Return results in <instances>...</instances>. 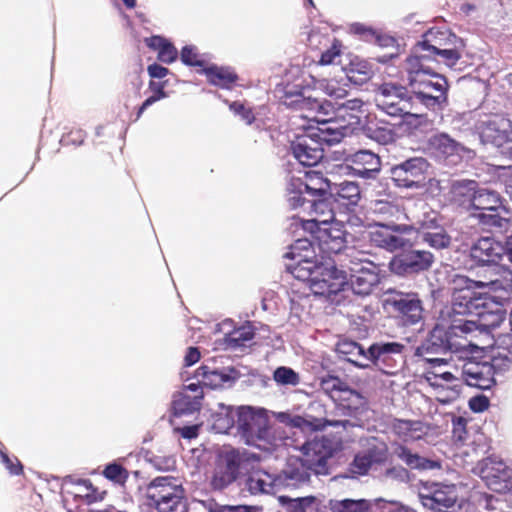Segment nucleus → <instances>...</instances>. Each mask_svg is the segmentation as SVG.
I'll list each match as a JSON object with an SVG mask.
<instances>
[{"label":"nucleus","mask_w":512,"mask_h":512,"mask_svg":"<svg viewBox=\"0 0 512 512\" xmlns=\"http://www.w3.org/2000/svg\"><path fill=\"white\" fill-rule=\"evenodd\" d=\"M433 59L429 55L411 53L402 65V79L418 101L435 110L448 102L449 83L445 76L431 67Z\"/></svg>","instance_id":"nucleus-1"},{"label":"nucleus","mask_w":512,"mask_h":512,"mask_svg":"<svg viewBox=\"0 0 512 512\" xmlns=\"http://www.w3.org/2000/svg\"><path fill=\"white\" fill-rule=\"evenodd\" d=\"M236 428L238 434L249 445L262 449L278 446L267 410L251 406H240L235 409Z\"/></svg>","instance_id":"nucleus-2"},{"label":"nucleus","mask_w":512,"mask_h":512,"mask_svg":"<svg viewBox=\"0 0 512 512\" xmlns=\"http://www.w3.org/2000/svg\"><path fill=\"white\" fill-rule=\"evenodd\" d=\"M308 271L310 288L316 295L331 296L342 290L347 283V271L333 260L317 258L310 266H303Z\"/></svg>","instance_id":"nucleus-3"},{"label":"nucleus","mask_w":512,"mask_h":512,"mask_svg":"<svg viewBox=\"0 0 512 512\" xmlns=\"http://www.w3.org/2000/svg\"><path fill=\"white\" fill-rule=\"evenodd\" d=\"M451 307L448 315L465 316L478 313L485 308V298L475 291L478 288L475 281L465 276H457L453 280Z\"/></svg>","instance_id":"nucleus-4"},{"label":"nucleus","mask_w":512,"mask_h":512,"mask_svg":"<svg viewBox=\"0 0 512 512\" xmlns=\"http://www.w3.org/2000/svg\"><path fill=\"white\" fill-rule=\"evenodd\" d=\"M429 169L423 157H411L390 168V178L394 185L404 189H419L425 186Z\"/></svg>","instance_id":"nucleus-5"},{"label":"nucleus","mask_w":512,"mask_h":512,"mask_svg":"<svg viewBox=\"0 0 512 512\" xmlns=\"http://www.w3.org/2000/svg\"><path fill=\"white\" fill-rule=\"evenodd\" d=\"M246 461L248 457L245 451L235 448L223 450L215 463L210 482L212 488L222 490L233 483L238 477L240 466Z\"/></svg>","instance_id":"nucleus-6"},{"label":"nucleus","mask_w":512,"mask_h":512,"mask_svg":"<svg viewBox=\"0 0 512 512\" xmlns=\"http://www.w3.org/2000/svg\"><path fill=\"white\" fill-rule=\"evenodd\" d=\"M376 106L392 117L411 114V102L407 89L393 83H383L376 90Z\"/></svg>","instance_id":"nucleus-7"},{"label":"nucleus","mask_w":512,"mask_h":512,"mask_svg":"<svg viewBox=\"0 0 512 512\" xmlns=\"http://www.w3.org/2000/svg\"><path fill=\"white\" fill-rule=\"evenodd\" d=\"M309 233L316 240L317 258L335 260L346 248V231L342 222L330 223Z\"/></svg>","instance_id":"nucleus-8"},{"label":"nucleus","mask_w":512,"mask_h":512,"mask_svg":"<svg viewBox=\"0 0 512 512\" xmlns=\"http://www.w3.org/2000/svg\"><path fill=\"white\" fill-rule=\"evenodd\" d=\"M335 451L334 443L327 437H315L301 447V457L297 459L304 467L315 474H328V460Z\"/></svg>","instance_id":"nucleus-9"},{"label":"nucleus","mask_w":512,"mask_h":512,"mask_svg":"<svg viewBox=\"0 0 512 512\" xmlns=\"http://www.w3.org/2000/svg\"><path fill=\"white\" fill-rule=\"evenodd\" d=\"M335 403V414L343 417L332 418L335 422H339L336 427L341 426L346 430L361 426V416L366 412L367 402L359 392L349 388L344 391V394L338 396V401Z\"/></svg>","instance_id":"nucleus-10"},{"label":"nucleus","mask_w":512,"mask_h":512,"mask_svg":"<svg viewBox=\"0 0 512 512\" xmlns=\"http://www.w3.org/2000/svg\"><path fill=\"white\" fill-rule=\"evenodd\" d=\"M404 349L399 342H377L368 348L367 359L384 374L394 375L403 362Z\"/></svg>","instance_id":"nucleus-11"},{"label":"nucleus","mask_w":512,"mask_h":512,"mask_svg":"<svg viewBox=\"0 0 512 512\" xmlns=\"http://www.w3.org/2000/svg\"><path fill=\"white\" fill-rule=\"evenodd\" d=\"M404 326H412L423 320L422 301L414 293H392L384 300Z\"/></svg>","instance_id":"nucleus-12"},{"label":"nucleus","mask_w":512,"mask_h":512,"mask_svg":"<svg viewBox=\"0 0 512 512\" xmlns=\"http://www.w3.org/2000/svg\"><path fill=\"white\" fill-rule=\"evenodd\" d=\"M413 226L407 224H384L376 222L375 227L369 231V241L378 248L385 249L388 252H394L405 247L406 240L401 234H408L413 230Z\"/></svg>","instance_id":"nucleus-13"},{"label":"nucleus","mask_w":512,"mask_h":512,"mask_svg":"<svg viewBox=\"0 0 512 512\" xmlns=\"http://www.w3.org/2000/svg\"><path fill=\"white\" fill-rule=\"evenodd\" d=\"M500 358H492L491 362L467 360L462 366L461 377L468 386L482 390L490 389L495 384L494 375L502 369Z\"/></svg>","instance_id":"nucleus-14"},{"label":"nucleus","mask_w":512,"mask_h":512,"mask_svg":"<svg viewBox=\"0 0 512 512\" xmlns=\"http://www.w3.org/2000/svg\"><path fill=\"white\" fill-rule=\"evenodd\" d=\"M478 474L486 486L497 493H506L512 488L507 465L496 457H487L477 466Z\"/></svg>","instance_id":"nucleus-15"},{"label":"nucleus","mask_w":512,"mask_h":512,"mask_svg":"<svg viewBox=\"0 0 512 512\" xmlns=\"http://www.w3.org/2000/svg\"><path fill=\"white\" fill-rule=\"evenodd\" d=\"M434 261V256L425 250H409L392 258L390 270L401 276L411 275L428 270Z\"/></svg>","instance_id":"nucleus-16"},{"label":"nucleus","mask_w":512,"mask_h":512,"mask_svg":"<svg viewBox=\"0 0 512 512\" xmlns=\"http://www.w3.org/2000/svg\"><path fill=\"white\" fill-rule=\"evenodd\" d=\"M379 268L373 262L357 263L352 272L348 273L349 285L352 291L360 296L370 295L380 283Z\"/></svg>","instance_id":"nucleus-17"},{"label":"nucleus","mask_w":512,"mask_h":512,"mask_svg":"<svg viewBox=\"0 0 512 512\" xmlns=\"http://www.w3.org/2000/svg\"><path fill=\"white\" fill-rule=\"evenodd\" d=\"M305 211H307L308 215L311 217L306 220H301V226L307 232H314L315 229L337 222L335 220V212L332 203L329 199L320 197L318 199H316V197L312 198L308 202Z\"/></svg>","instance_id":"nucleus-18"},{"label":"nucleus","mask_w":512,"mask_h":512,"mask_svg":"<svg viewBox=\"0 0 512 512\" xmlns=\"http://www.w3.org/2000/svg\"><path fill=\"white\" fill-rule=\"evenodd\" d=\"M505 254L504 246L491 237L479 238L470 248V259L478 267L497 264Z\"/></svg>","instance_id":"nucleus-19"},{"label":"nucleus","mask_w":512,"mask_h":512,"mask_svg":"<svg viewBox=\"0 0 512 512\" xmlns=\"http://www.w3.org/2000/svg\"><path fill=\"white\" fill-rule=\"evenodd\" d=\"M474 281L478 288H487L489 292L512 293V270L499 263L487 266L482 278Z\"/></svg>","instance_id":"nucleus-20"},{"label":"nucleus","mask_w":512,"mask_h":512,"mask_svg":"<svg viewBox=\"0 0 512 512\" xmlns=\"http://www.w3.org/2000/svg\"><path fill=\"white\" fill-rule=\"evenodd\" d=\"M436 34L433 31H428L424 39L415 45L412 53L429 55L433 60V56L437 55L446 65L454 66L461 58V52L457 48L442 47V44L437 42Z\"/></svg>","instance_id":"nucleus-21"},{"label":"nucleus","mask_w":512,"mask_h":512,"mask_svg":"<svg viewBox=\"0 0 512 512\" xmlns=\"http://www.w3.org/2000/svg\"><path fill=\"white\" fill-rule=\"evenodd\" d=\"M512 132V122L503 115H494L480 126V137L483 142L503 147Z\"/></svg>","instance_id":"nucleus-22"},{"label":"nucleus","mask_w":512,"mask_h":512,"mask_svg":"<svg viewBox=\"0 0 512 512\" xmlns=\"http://www.w3.org/2000/svg\"><path fill=\"white\" fill-rule=\"evenodd\" d=\"M291 151L300 164L309 167L316 166L324 156L323 147L309 134L297 136L291 143Z\"/></svg>","instance_id":"nucleus-23"},{"label":"nucleus","mask_w":512,"mask_h":512,"mask_svg":"<svg viewBox=\"0 0 512 512\" xmlns=\"http://www.w3.org/2000/svg\"><path fill=\"white\" fill-rule=\"evenodd\" d=\"M347 167L363 179L376 178L381 170L380 157L369 150H359L346 158Z\"/></svg>","instance_id":"nucleus-24"},{"label":"nucleus","mask_w":512,"mask_h":512,"mask_svg":"<svg viewBox=\"0 0 512 512\" xmlns=\"http://www.w3.org/2000/svg\"><path fill=\"white\" fill-rule=\"evenodd\" d=\"M424 506L435 511H442L444 508L454 506L457 500L456 491L453 486L436 484L428 493L420 494Z\"/></svg>","instance_id":"nucleus-25"},{"label":"nucleus","mask_w":512,"mask_h":512,"mask_svg":"<svg viewBox=\"0 0 512 512\" xmlns=\"http://www.w3.org/2000/svg\"><path fill=\"white\" fill-rule=\"evenodd\" d=\"M391 431L402 442L410 443L424 438L428 434V426L419 420L394 419Z\"/></svg>","instance_id":"nucleus-26"},{"label":"nucleus","mask_w":512,"mask_h":512,"mask_svg":"<svg viewBox=\"0 0 512 512\" xmlns=\"http://www.w3.org/2000/svg\"><path fill=\"white\" fill-rule=\"evenodd\" d=\"M308 45L312 49H319L320 46L326 47V50L321 53L318 61L320 65H330L334 63L335 58L339 57L342 53V43L340 40L337 38L331 39L328 35H323L318 32L310 33Z\"/></svg>","instance_id":"nucleus-27"},{"label":"nucleus","mask_w":512,"mask_h":512,"mask_svg":"<svg viewBox=\"0 0 512 512\" xmlns=\"http://www.w3.org/2000/svg\"><path fill=\"white\" fill-rule=\"evenodd\" d=\"M478 189V183L475 180L454 181L449 190L450 201L454 205L471 210Z\"/></svg>","instance_id":"nucleus-28"},{"label":"nucleus","mask_w":512,"mask_h":512,"mask_svg":"<svg viewBox=\"0 0 512 512\" xmlns=\"http://www.w3.org/2000/svg\"><path fill=\"white\" fill-rule=\"evenodd\" d=\"M452 336L454 335L449 327L446 329L441 325H436L429 333L422 348L426 354H439L452 351L453 349H457L452 341Z\"/></svg>","instance_id":"nucleus-29"},{"label":"nucleus","mask_w":512,"mask_h":512,"mask_svg":"<svg viewBox=\"0 0 512 512\" xmlns=\"http://www.w3.org/2000/svg\"><path fill=\"white\" fill-rule=\"evenodd\" d=\"M280 99L285 106L301 112H313L321 108V104L317 99L304 96L302 89L289 84L284 87L283 95Z\"/></svg>","instance_id":"nucleus-30"},{"label":"nucleus","mask_w":512,"mask_h":512,"mask_svg":"<svg viewBox=\"0 0 512 512\" xmlns=\"http://www.w3.org/2000/svg\"><path fill=\"white\" fill-rule=\"evenodd\" d=\"M181 492L184 491L174 477H156L149 483L146 496L151 504H154L176 493L181 494Z\"/></svg>","instance_id":"nucleus-31"},{"label":"nucleus","mask_w":512,"mask_h":512,"mask_svg":"<svg viewBox=\"0 0 512 512\" xmlns=\"http://www.w3.org/2000/svg\"><path fill=\"white\" fill-rule=\"evenodd\" d=\"M202 73L206 76L208 83L227 90L233 89L239 80L235 70L228 66L206 65Z\"/></svg>","instance_id":"nucleus-32"},{"label":"nucleus","mask_w":512,"mask_h":512,"mask_svg":"<svg viewBox=\"0 0 512 512\" xmlns=\"http://www.w3.org/2000/svg\"><path fill=\"white\" fill-rule=\"evenodd\" d=\"M318 250L316 240L297 239L291 246L290 251L285 254L286 258L297 259V266H310L317 259Z\"/></svg>","instance_id":"nucleus-33"},{"label":"nucleus","mask_w":512,"mask_h":512,"mask_svg":"<svg viewBox=\"0 0 512 512\" xmlns=\"http://www.w3.org/2000/svg\"><path fill=\"white\" fill-rule=\"evenodd\" d=\"M369 213L375 218L376 222L384 224L395 223L403 215L400 205L394 201L386 199L373 200L369 206Z\"/></svg>","instance_id":"nucleus-34"},{"label":"nucleus","mask_w":512,"mask_h":512,"mask_svg":"<svg viewBox=\"0 0 512 512\" xmlns=\"http://www.w3.org/2000/svg\"><path fill=\"white\" fill-rule=\"evenodd\" d=\"M331 195L335 203L347 209L355 207L361 199L359 185L351 181L334 184V187H331Z\"/></svg>","instance_id":"nucleus-35"},{"label":"nucleus","mask_w":512,"mask_h":512,"mask_svg":"<svg viewBox=\"0 0 512 512\" xmlns=\"http://www.w3.org/2000/svg\"><path fill=\"white\" fill-rule=\"evenodd\" d=\"M299 186L312 198L322 197L328 189L331 190L330 181L317 170L306 171L304 180L299 182Z\"/></svg>","instance_id":"nucleus-36"},{"label":"nucleus","mask_w":512,"mask_h":512,"mask_svg":"<svg viewBox=\"0 0 512 512\" xmlns=\"http://www.w3.org/2000/svg\"><path fill=\"white\" fill-rule=\"evenodd\" d=\"M394 454L411 469L430 470L439 466L436 461L422 457L417 453H413L411 449L403 444L396 445L394 448Z\"/></svg>","instance_id":"nucleus-37"},{"label":"nucleus","mask_w":512,"mask_h":512,"mask_svg":"<svg viewBox=\"0 0 512 512\" xmlns=\"http://www.w3.org/2000/svg\"><path fill=\"white\" fill-rule=\"evenodd\" d=\"M364 132L368 138L382 145L394 142L396 137L393 126L383 120L369 121L364 126Z\"/></svg>","instance_id":"nucleus-38"},{"label":"nucleus","mask_w":512,"mask_h":512,"mask_svg":"<svg viewBox=\"0 0 512 512\" xmlns=\"http://www.w3.org/2000/svg\"><path fill=\"white\" fill-rule=\"evenodd\" d=\"M147 47L158 51L157 59L163 63L171 64L176 61L178 51L176 47L166 38L160 35H153L144 40Z\"/></svg>","instance_id":"nucleus-39"},{"label":"nucleus","mask_w":512,"mask_h":512,"mask_svg":"<svg viewBox=\"0 0 512 512\" xmlns=\"http://www.w3.org/2000/svg\"><path fill=\"white\" fill-rule=\"evenodd\" d=\"M201 408V396L189 395L187 392H179L174 395L172 410L174 416L192 414Z\"/></svg>","instance_id":"nucleus-40"},{"label":"nucleus","mask_w":512,"mask_h":512,"mask_svg":"<svg viewBox=\"0 0 512 512\" xmlns=\"http://www.w3.org/2000/svg\"><path fill=\"white\" fill-rule=\"evenodd\" d=\"M373 74L374 72L371 65L364 60H353L345 69L347 81L359 86L367 83L372 78Z\"/></svg>","instance_id":"nucleus-41"},{"label":"nucleus","mask_w":512,"mask_h":512,"mask_svg":"<svg viewBox=\"0 0 512 512\" xmlns=\"http://www.w3.org/2000/svg\"><path fill=\"white\" fill-rule=\"evenodd\" d=\"M337 352L346 356V360L359 368L368 367L367 364H363L359 361L360 358H366L368 356L367 351L357 342L344 339L337 343Z\"/></svg>","instance_id":"nucleus-42"},{"label":"nucleus","mask_w":512,"mask_h":512,"mask_svg":"<svg viewBox=\"0 0 512 512\" xmlns=\"http://www.w3.org/2000/svg\"><path fill=\"white\" fill-rule=\"evenodd\" d=\"M502 207V198L496 191L479 188L472 209L476 211H495Z\"/></svg>","instance_id":"nucleus-43"},{"label":"nucleus","mask_w":512,"mask_h":512,"mask_svg":"<svg viewBox=\"0 0 512 512\" xmlns=\"http://www.w3.org/2000/svg\"><path fill=\"white\" fill-rule=\"evenodd\" d=\"M338 423L339 422H335L332 418L328 416L317 418L310 415H295L291 417L288 422V424L292 427L300 429L309 428L312 430H322L327 426L336 427Z\"/></svg>","instance_id":"nucleus-44"},{"label":"nucleus","mask_w":512,"mask_h":512,"mask_svg":"<svg viewBox=\"0 0 512 512\" xmlns=\"http://www.w3.org/2000/svg\"><path fill=\"white\" fill-rule=\"evenodd\" d=\"M313 139L317 141L322 147L323 144L332 145L339 143L343 138V133L338 129L331 126L330 122H322L319 127L312 129L309 133Z\"/></svg>","instance_id":"nucleus-45"},{"label":"nucleus","mask_w":512,"mask_h":512,"mask_svg":"<svg viewBox=\"0 0 512 512\" xmlns=\"http://www.w3.org/2000/svg\"><path fill=\"white\" fill-rule=\"evenodd\" d=\"M479 309L478 316L479 330L486 333H493L505 321V313L501 310L487 311Z\"/></svg>","instance_id":"nucleus-46"},{"label":"nucleus","mask_w":512,"mask_h":512,"mask_svg":"<svg viewBox=\"0 0 512 512\" xmlns=\"http://www.w3.org/2000/svg\"><path fill=\"white\" fill-rule=\"evenodd\" d=\"M472 216L478 221L479 225L485 229H506L510 224L509 219L501 216L499 210L482 211L473 213Z\"/></svg>","instance_id":"nucleus-47"},{"label":"nucleus","mask_w":512,"mask_h":512,"mask_svg":"<svg viewBox=\"0 0 512 512\" xmlns=\"http://www.w3.org/2000/svg\"><path fill=\"white\" fill-rule=\"evenodd\" d=\"M320 88L331 98L343 99L349 93L350 82L345 76L340 79H324L320 82Z\"/></svg>","instance_id":"nucleus-48"},{"label":"nucleus","mask_w":512,"mask_h":512,"mask_svg":"<svg viewBox=\"0 0 512 512\" xmlns=\"http://www.w3.org/2000/svg\"><path fill=\"white\" fill-rule=\"evenodd\" d=\"M335 263L339 267L348 273L352 272L353 266H357V263L371 262L365 258V253L357 251L354 247H347L341 252V256L335 258Z\"/></svg>","instance_id":"nucleus-49"},{"label":"nucleus","mask_w":512,"mask_h":512,"mask_svg":"<svg viewBox=\"0 0 512 512\" xmlns=\"http://www.w3.org/2000/svg\"><path fill=\"white\" fill-rule=\"evenodd\" d=\"M195 376L201 379L200 383L202 385L213 389L221 387L229 379V377L226 374L219 372L217 370H211L206 365L200 366L196 370Z\"/></svg>","instance_id":"nucleus-50"},{"label":"nucleus","mask_w":512,"mask_h":512,"mask_svg":"<svg viewBox=\"0 0 512 512\" xmlns=\"http://www.w3.org/2000/svg\"><path fill=\"white\" fill-rule=\"evenodd\" d=\"M422 241L434 249H445L451 244V237L442 227H435L429 231H423Z\"/></svg>","instance_id":"nucleus-51"},{"label":"nucleus","mask_w":512,"mask_h":512,"mask_svg":"<svg viewBox=\"0 0 512 512\" xmlns=\"http://www.w3.org/2000/svg\"><path fill=\"white\" fill-rule=\"evenodd\" d=\"M248 489L252 494L272 493L274 483L271 476L265 472H255L247 480Z\"/></svg>","instance_id":"nucleus-52"},{"label":"nucleus","mask_w":512,"mask_h":512,"mask_svg":"<svg viewBox=\"0 0 512 512\" xmlns=\"http://www.w3.org/2000/svg\"><path fill=\"white\" fill-rule=\"evenodd\" d=\"M371 504L365 499L352 500H331L330 509L332 512H369Z\"/></svg>","instance_id":"nucleus-53"},{"label":"nucleus","mask_w":512,"mask_h":512,"mask_svg":"<svg viewBox=\"0 0 512 512\" xmlns=\"http://www.w3.org/2000/svg\"><path fill=\"white\" fill-rule=\"evenodd\" d=\"M321 390L329 395L334 402L338 401V396L344 394L350 387L348 384L337 376L327 375L320 381Z\"/></svg>","instance_id":"nucleus-54"},{"label":"nucleus","mask_w":512,"mask_h":512,"mask_svg":"<svg viewBox=\"0 0 512 512\" xmlns=\"http://www.w3.org/2000/svg\"><path fill=\"white\" fill-rule=\"evenodd\" d=\"M166 81L164 82H157L154 80H150L148 84L149 90L152 92V95L149 96L138 108L136 113V120H138L142 114L145 112V110L156 103L159 100H162L166 98L167 92L165 91Z\"/></svg>","instance_id":"nucleus-55"},{"label":"nucleus","mask_w":512,"mask_h":512,"mask_svg":"<svg viewBox=\"0 0 512 512\" xmlns=\"http://www.w3.org/2000/svg\"><path fill=\"white\" fill-rule=\"evenodd\" d=\"M496 342L499 351L493 358H500L499 363H501V367L509 368L512 364V334L499 335Z\"/></svg>","instance_id":"nucleus-56"},{"label":"nucleus","mask_w":512,"mask_h":512,"mask_svg":"<svg viewBox=\"0 0 512 512\" xmlns=\"http://www.w3.org/2000/svg\"><path fill=\"white\" fill-rule=\"evenodd\" d=\"M153 505L158 512H183L185 509L183 492L181 494L176 493Z\"/></svg>","instance_id":"nucleus-57"},{"label":"nucleus","mask_w":512,"mask_h":512,"mask_svg":"<svg viewBox=\"0 0 512 512\" xmlns=\"http://www.w3.org/2000/svg\"><path fill=\"white\" fill-rule=\"evenodd\" d=\"M102 474L106 479L120 485H124L129 478L128 470L116 462L106 465Z\"/></svg>","instance_id":"nucleus-58"},{"label":"nucleus","mask_w":512,"mask_h":512,"mask_svg":"<svg viewBox=\"0 0 512 512\" xmlns=\"http://www.w3.org/2000/svg\"><path fill=\"white\" fill-rule=\"evenodd\" d=\"M278 499L282 505L287 506L290 512H305V509L315 501L313 496L290 498L282 495Z\"/></svg>","instance_id":"nucleus-59"},{"label":"nucleus","mask_w":512,"mask_h":512,"mask_svg":"<svg viewBox=\"0 0 512 512\" xmlns=\"http://www.w3.org/2000/svg\"><path fill=\"white\" fill-rule=\"evenodd\" d=\"M235 409L228 408L225 413L215 415L213 426L218 432L227 433L234 426L236 427Z\"/></svg>","instance_id":"nucleus-60"},{"label":"nucleus","mask_w":512,"mask_h":512,"mask_svg":"<svg viewBox=\"0 0 512 512\" xmlns=\"http://www.w3.org/2000/svg\"><path fill=\"white\" fill-rule=\"evenodd\" d=\"M433 145L441 154L445 156H452L457 154L459 151V144L444 134L435 137Z\"/></svg>","instance_id":"nucleus-61"},{"label":"nucleus","mask_w":512,"mask_h":512,"mask_svg":"<svg viewBox=\"0 0 512 512\" xmlns=\"http://www.w3.org/2000/svg\"><path fill=\"white\" fill-rule=\"evenodd\" d=\"M255 336L251 326H242L229 335V343L234 347L245 346Z\"/></svg>","instance_id":"nucleus-62"},{"label":"nucleus","mask_w":512,"mask_h":512,"mask_svg":"<svg viewBox=\"0 0 512 512\" xmlns=\"http://www.w3.org/2000/svg\"><path fill=\"white\" fill-rule=\"evenodd\" d=\"M273 379L281 385L295 386L299 383L298 374L293 369L285 366L278 367L274 371Z\"/></svg>","instance_id":"nucleus-63"},{"label":"nucleus","mask_w":512,"mask_h":512,"mask_svg":"<svg viewBox=\"0 0 512 512\" xmlns=\"http://www.w3.org/2000/svg\"><path fill=\"white\" fill-rule=\"evenodd\" d=\"M180 58L185 65L201 67L202 69L206 67L205 60L201 59L200 55L198 54L194 46L183 47L181 50Z\"/></svg>","instance_id":"nucleus-64"}]
</instances>
